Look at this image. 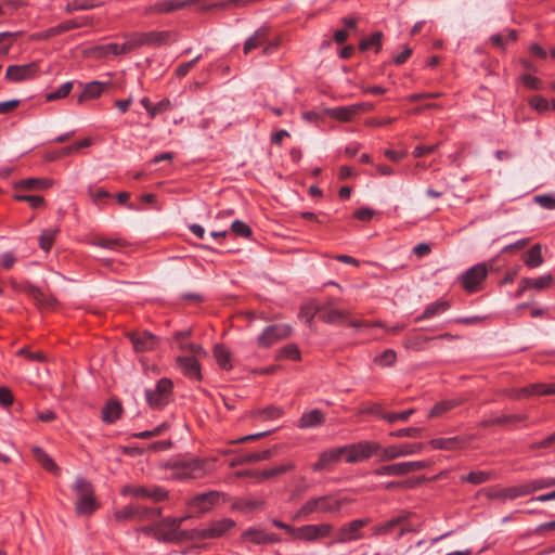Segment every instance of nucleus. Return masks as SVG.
I'll list each match as a JSON object with an SVG mask.
<instances>
[{"label":"nucleus","mask_w":555,"mask_h":555,"mask_svg":"<svg viewBox=\"0 0 555 555\" xmlns=\"http://www.w3.org/2000/svg\"><path fill=\"white\" fill-rule=\"evenodd\" d=\"M319 307L302 306L299 312V318L305 320L308 325L311 324L317 312H320Z\"/></svg>","instance_id":"obj_61"},{"label":"nucleus","mask_w":555,"mask_h":555,"mask_svg":"<svg viewBox=\"0 0 555 555\" xmlns=\"http://www.w3.org/2000/svg\"><path fill=\"white\" fill-rule=\"evenodd\" d=\"M434 449L454 450L462 447V440L459 437L437 438L430 441Z\"/></svg>","instance_id":"obj_37"},{"label":"nucleus","mask_w":555,"mask_h":555,"mask_svg":"<svg viewBox=\"0 0 555 555\" xmlns=\"http://www.w3.org/2000/svg\"><path fill=\"white\" fill-rule=\"evenodd\" d=\"M188 517L167 518L157 524L154 528V537L166 542H184L193 541V529L181 530L182 522Z\"/></svg>","instance_id":"obj_2"},{"label":"nucleus","mask_w":555,"mask_h":555,"mask_svg":"<svg viewBox=\"0 0 555 555\" xmlns=\"http://www.w3.org/2000/svg\"><path fill=\"white\" fill-rule=\"evenodd\" d=\"M333 525L331 522L310 524L296 527L292 530V538L305 542H318L325 538H331Z\"/></svg>","instance_id":"obj_6"},{"label":"nucleus","mask_w":555,"mask_h":555,"mask_svg":"<svg viewBox=\"0 0 555 555\" xmlns=\"http://www.w3.org/2000/svg\"><path fill=\"white\" fill-rule=\"evenodd\" d=\"M349 502L350 500L347 498H337L335 494L313 496L302 504L293 518L295 520L306 519L315 513L336 515Z\"/></svg>","instance_id":"obj_1"},{"label":"nucleus","mask_w":555,"mask_h":555,"mask_svg":"<svg viewBox=\"0 0 555 555\" xmlns=\"http://www.w3.org/2000/svg\"><path fill=\"white\" fill-rule=\"evenodd\" d=\"M91 145V140L89 138L82 139L80 141L75 142L74 144L63 147L60 152L52 155L50 158L54 159L61 156H66L73 153L79 152L81 149L88 147Z\"/></svg>","instance_id":"obj_41"},{"label":"nucleus","mask_w":555,"mask_h":555,"mask_svg":"<svg viewBox=\"0 0 555 555\" xmlns=\"http://www.w3.org/2000/svg\"><path fill=\"white\" fill-rule=\"evenodd\" d=\"M347 448L340 447L324 451L320 454L319 460L311 466L315 472L330 470L337 464L343 456H346Z\"/></svg>","instance_id":"obj_15"},{"label":"nucleus","mask_w":555,"mask_h":555,"mask_svg":"<svg viewBox=\"0 0 555 555\" xmlns=\"http://www.w3.org/2000/svg\"><path fill=\"white\" fill-rule=\"evenodd\" d=\"M90 244L111 250H118L126 246V242L120 238H105L96 236L90 241Z\"/></svg>","instance_id":"obj_36"},{"label":"nucleus","mask_w":555,"mask_h":555,"mask_svg":"<svg viewBox=\"0 0 555 555\" xmlns=\"http://www.w3.org/2000/svg\"><path fill=\"white\" fill-rule=\"evenodd\" d=\"M167 428H168L167 424L163 423V424L154 427L151 430H144V431H140L138 434H134V437L140 438V439L153 438V437L159 436L163 433H165L167 430Z\"/></svg>","instance_id":"obj_59"},{"label":"nucleus","mask_w":555,"mask_h":555,"mask_svg":"<svg viewBox=\"0 0 555 555\" xmlns=\"http://www.w3.org/2000/svg\"><path fill=\"white\" fill-rule=\"evenodd\" d=\"M220 495L217 491L198 494L191 500L190 506L198 513H206L219 501Z\"/></svg>","instance_id":"obj_18"},{"label":"nucleus","mask_w":555,"mask_h":555,"mask_svg":"<svg viewBox=\"0 0 555 555\" xmlns=\"http://www.w3.org/2000/svg\"><path fill=\"white\" fill-rule=\"evenodd\" d=\"M14 198L20 202H27L34 208L44 205V198L40 195H26L21 192H16Z\"/></svg>","instance_id":"obj_53"},{"label":"nucleus","mask_w":555,"mask_h":555,"mask_svg":"<svg viewBox=\"0 0 555 555\" xmlns=\"http://www.w3.org/2000/svg\"><path fill=\"white\" fill-rule=\"evenodd\" d=\"M36 64L11 65L7 69L5 77L11 81H21L34 76Z\"/></svg>","instance_id":"obj_23"},{"label":"nucleus","mask_w":555,"mask_h":555,"mask_svg":"<svg viewBox=\"0 0 555 555\" xmlns=\"http://www.w3.org/2000/svg\"><path fill=\"white\" fill-rule=\"evenodd\" d=\"M72 89H73V82H70V81L65 82L57 90H55L54 92L49 93L47 95V100L48 101H54V100H57V99L65 98V96H67L69 94Z\"/></svg>","instance_id":"obj_57"},{"label":"nucleus","mask_w":555,"mask_h":555,"mask_svg":"<svg viewBox=\"0 0 555 555\" xmlns=\"http://www.w3.org/2000/svg\"><path fill=\"white\" fill-rule=\"evenodd\" d=\"M236 508L244 512V513H250L255 511H259L263 506V502L258 499H243L240 502L236 503Z\"/></svg>","instance_id":"obj_46"},{"label":"nucleus","mask_w":555,"mask_h":555,"mask_svg":"<svg viewBox=\"0 0 555 555\" xmlns=\"http://www.w3.org/2000/svg\"><path fill=\"white\" fill-rule=\"evenodd\" d=\"M370 522V519H353L343 524L336 530L333 529L330 545L348 544L364 538L362 529Z\"/></svg>","instance_id":"obj_4"},{"label":"nucleus","mask_w":555,"mask_h":555,"mask_svg":"<svg viewBox=\"0 0 555 555\" xmlns=\"http://www.w3.org/2000/svg\"><path fill=\"white\" fill-rule=\"evenodd\" d=\"M214 354L220 367L224 370H230L232 367L231 352L229 349L218 345L215 347Z\"/></svg>","instance_id":"obj_40"},{"label":"nucleus","mask_w":555,"mask_h":555,"mask_svg":"<svg viewBox=\"0 0 555 555\" xmlns=\"http://www.w3.org/2000/svg\"><path fill=\"white\" fill-rule=\"evenodd\" d=\"M96 5H98L96 3L89 1V0H85L82 2L74 1V2L68 3L66 5L65 10L67 13H72L77 10H90L92 8H95Z\"/></svg>","instance_id":"obj_62"},{"label":"nucleus","mask_w":555,"mask_h":555,"mask_svg":"<svg viewBox=\"0 0 555 555\" xmlns=\"http://www.w3.org/2000/svg\"><path fill=\"white\" fill-rule=\"evenodd\" d=\"M449 309V302L443 300L435 301L426 307L423 314L415 319L416 322L422 320L433 319L434 317L443 313Z\"/></svg>","instance_id":"obj_31"},{"label":"nucleus","mask_w":555,"mask_h":555,"mask_svg":"<svg viewBox=\"0 0 555 555\" xmlns=\"http://www.w3.org/2000/svg\"><path fill=\"white\" fill-rule=\"evenodd\" d=\"M382 38L383 34L380 31L374 33L370 38L361 40L360 50L366 51L367 49L375 47L376 51H379L382 48Z\"/></svg>","instance_id":"obj_51"},{"label":"nucleus","mask_w":555,"mask_h":555,"mask_svg":"<svg viewBox=\"0 0 555 555\" xmlns=\"http://www.w3.org/2000/svg\"><path fill=\"white\" fill-rule=\"evenodd\" d=\"M346 461L348 463H354L363 459H367L372 454H375L379 451L382 452V448L376 442H360L358 444H352L350 447H346Z\"/></svg>","instance_id":"obj_13"},{"label":"nucleus","mask_w":555,"mask_h":555,"mask_svg":"<svg viewBox=\"0 0 555 555\" xmlns=\"http://www.w3.org/2000/svg\"><path fill=\"white\" fill-rule=\"evenodd\" d=\"M292 334V326L288 324H274L264 328L258 337L260 347H270L276 341L288 337Z\"/></svg>","instance_id":"obj_12"},{"label":"nucleus","mask_w":555,"mask_h":555,"mask_svg":"<svg viewBox=\"0 0 555 555\" xmlns=\"http://www.w3.org/2000/svg\"><path fill=\"white\" fill-rule=\"evenodd\" d=\"M535 393L553 395V393H555V386L544 385V384H533L529 387L521 388L518 391L517 397L531 396V395H535Z\"/></svg>","instance_id":"obj_35"},{"label":"nucleus","mask_w":555,"mask_h":555,"mask_svg":"<svg viewBox=\"0 0 555 555\" xmlns=\"http://www.w3.org/2000/svg\"><path fill=\"white\" fill-rule=\"evenodd\" d=\"M86 54L91 57L102 59L107 57L109 55H122L127 54L125 49V43H107L103 46H95L87 50Z\"/></svg>","instance_id":"obj_19"},{"label":"nucleus","mask_w":555,"mask_h":555,"mask_svg":"<svg viewBox=\"0 0 555 555\" xmlns=\"http://www.w3.org/2000/svg\"><path fill=\"white\" fill-rule=\"evenodd\" d=\"M178 364L182 372L190 378L199 379L201 370L198 361L193 357H179Z\"/></svg>","instance_id":"obj_26"},{"label":"nucleus","mask_w":555,"mask_h":555,"mask_svg":"<svg viewBox=\"0 0 555 555\" xmlns=\"http://www.w3.org/2000/svg\"><path fill=\"white\" fill-rule=\"evenodd\" d=\"M196 0H185V1H177V0H165L156 2L155 4L149 7L146 9V13H169L179 9L186 8L189 5L195 4Z\"/></svg>","instance_id":"obj_22"},{"label":"nucleus","mask_w":555,"mask_h":555,"mask_svg":"<svg viewBox=\"0 0 555 555\" xmlns=\"http://www.w3.org/2000/svg\"><path fill=\"white\" fill-rule=\"evenodd\" d=\"M553 281H554L553 276L551 274H546V275L540 276L538 279H528V278L521 279V284H524V287H531L534 289L542 291V289L550 287L552 285Z\"/></svg>","instance_id":"obj_34"},{"label":"nucleus","mask_w":555,"mask_h":555,"mask_svg":"<svg viewBox=\"0 0 555 555\" xmlns=\"http://www.w3.org/2000/svg\"><path fill=\"white\" fill-rule=\"evenodd\" d=\"M171 36L172 34L170 31H150L126 34L122 37L126 40L124 43L126 53L128 54L143 46L160 47L168 44L170 42Z\"/></svg>","instance_id":"obj_3"},{"label":"nucleus","mask_w":555,"mask_h":555,"mask_svg":"<svg viewBox=\"0 0 555 555\" xmlns=\"http://www.w3.org/2000/svg\"><path fill=\"white\" fill-rule=\"evenodd\" d=\"M321 320L325 323L337 324L348 321V324L353 327L363 326L364 323L360 321H351L349 319L350 312L348 310H341L334 306L333 301H328L321 309Z\"/></svg>","instance_id":"obj_10"},{"label":"nucleus","mask_w":555,"mask_h":555,"mask_svg":"<svg viewBox=\"0 0 555 555\" xmlns=\"http://www.w3.org/2000/svg\"><path fill=\"white\" fill-rule=\"evenodd\" d=\"M121 413V405L116 400H111L106 403L102 411V420L105 423L112 424L114 423Z\"/></svg>","instance_id":"obj_32"},{"label":"nucleus","mask_w":555,"mask_h":555,"mask_svg":"<svg viewBox=\"0 0 555 555\" xmlns=\"http://www.w3.org/2000/svg\"><path fill=\"white\" fill-rule=\"evenodd\" d=\"M406 520V516L405 515H402V516H398V517H395L382 525H378L374 528L373 532L374 534H388L390 533L396 527H399L400 525H402L403 522H405Z\"/></svg>","instance_id":"obj_39"},{"label":"nucleus","mask_w":555,"mask_h":555,"mask_svg":"<svg viewBox=\"0 0 555 555\" xmlns=\"http://www.w3.org/2000/svg\"><path fill=\"white\" fill-rule=\"evenodd\" d=\"M129 338L137 352L150 351L156 346V337L149 332L131 333Z\"/></svg>","instance_id":"obj_21"},{"label":"nucleus","mask_w":555,"mask_h":555,"mask_svg":"<svg viewBox=\"0 0 555 555\" xmlns=\"http://www.w3.org/2000/svg\"><path fill=\"white\" fill-rule=\"evenodd\" d=\"M424 450L423 443L403 444L400 447L390 446L383 448L380 452V459L383 461H391L398 457L418 454Z\"/></svg>","instance_id":"obj_14"},{"label":"nucleus","mask_w":555,"mask_h":555,"mask_svg":"<svg viewBox=\"0 0 555 555\" xmlns=\"http://www.w3.org/2000/svg\"><path fill=\"white\" fill-rule=\"evenodd\" d=\"M294 469H295V464L293 462H289L287 464L279 465L274 468L264 469L263 472L260 473L259 477L261 479H270L278 475H281V474H284L286 472L294 470Z\"/></svg>","instance_id":"obj_47"},{"label":"nucleus","mask_w":555,"mask_h":555,"mask_svg":"<svg viewBox=\"0 0 555 555\" xmlns=\"http://www.w3.org/2000/svg\"><path fill=\"white\" fill-rule=\"evenodd\" d=\"M111 86V82H104V81H91L87 85H85L83 92L79 96L78 102L81 103L86 99H96L99 98L104 90Z\"/></svg>","instance_id":"obj_27"},{"label":"nucleus","mask_w":555,"mask_h":555,"mask_svg":"<svg viewBox=\"0 0 555 555\" xmlns=\"http://www.w3.org/2000/svg\"><path fill=\"white\" fill-rule=\"evenodd\" d=\"M525 486H526V489H528V494H531L535 491L554 487L555 478L532 480V481L526 483Z\"/></svg>","instance_id":"obj_50"},{"label":"nucleus","mask_w":555,"mask_h":555,"mask_svg":"<svg viewBox=\"0 0 555 555\" xmlns=\"http://www.w3.org/2000/svg\"><path fill=\"white\" fill-rule=\"evenodd\" d=\"M377 476H403L402 463L384 465L374 472Z\"/></svg>","instance_id":"obj_49"},{"label":"nucleus","mask_w":555,"mask_h":555,"mask_svg":"<svg viewBox=\"0 0 555 555\" xmlns=\"http://www.w3.org/2000/svg\"><path fill=\"white\" fill-rule=\"evenodd\" d=\"M52 185V181L43 178H28L21 180L16 183V192L21 191H33V190H46Z\"/></svg>","instance_id":"obj_25"},{"label":"nucleus","mask_w":555,"mask_h":555,"mask_svg":"<svg viewBox=\"0 0 555 555\" xmlns=\"http://www.w3.org/2000/svg\"><path fill=\"white\" fill-rule=\"evenodd\" d=\"M396 359V351L392 349H387L380 356L375 358V362L383 367H387L391 366L395 363Z\"/></svg>","instance_id":"obj_55"},{"label":"nucleus","mask_w":555,"mask_h":555,"mask_svg":"<svg viewBox=\"0 0 555 555\" xmlns=\"http://www.w3.org/2000/svg\"><path fill=\"white\" fill-rule=\"evenodd\" d=\"M138 512H139V506L128 505V506H125L122 509L117 511L115 513V518L118 520L132 519V518H135Z\"/></svg>","instance_id":"obj_58"},{"label":"nucleus","mask_w":555,"mask_h":555,"mask_svg":"<svg viewBox=\"0 0 555 555\" xmlns=\"http://www.w3.org/2000/svg\"><path fill=\"white\" fill-rule=\"evenodd\" d=\"M172 384L169 379L163 378L157 382L154 388L145 390V398L152 408H160L168 402Z\"/></svg>","instance_id":"obj_11"},{"label":"nucleus","mask_w":555,"mask_h":555,"mask_svg":"<svg viewBox=\"0 0 555 555\" xmlns=\"http://www.w3.org/2000/svg\"><path fill=\"white\" fill-rule=\"evenodd\" d=\"M235 522L230 518L214 521L205 529H193V541L216 539L222 537L234 527Z\"/></svg>","instance_id":"obj_9"},{"label":"nucleus","mask_w":555,"mask_h":555,"mask_svg":"<svg viewBox=\"0 0 555 555\" xmlns=\"http://www.w3.org/2000/svg\"><path fill=\"white\" fill-rule=\"evenodd\" d=\"M525 263L529 268H537L543 263L542 253H541V245L535 244L533 245L528 253L526 254Z\"/></svg>","instance_id":"obj_38"},{"label":"nucleus","mask_w":555,"mask_h":555,"mask_svg":"<svg viewBox=\"0 0 555 555\" xmlns=\"http://www.w3.org/2000/svg\"><path fill=\"white\" fill-rule=\"evenodd\" d=\"M487 495L491 500H514L519 496L528 495V489L525 485L511 488H491L487 490Z\"/></svg>","instance_id":"obj_17"},{"label":"nucleus","mask_w":555,"mask_h":555,"mask_svg":"<svg viewBox=\"0 0 555 555\" xmlns=\"http://www.w3.org/2000/svg\"><path fill=\"white\" fill-rule=\"evenodd\" d=\"M279 43L268 39V31L264 27L257 29L244 43L243 50L245 54L250 53L254 49L262 47V54H271Z\"/></svg>","instance_id":"obj_8"},{"label":"nucleus","mask_w":555,"mask_h":555,"mask_svg":"<svg viewBox=\"0 0 555 555\" xmlns=\"http://www.w3.org/2000/svg\"><path fill=\"white\" fill-rule=\"evenodd\" d=\"M278 359L299 360L300 351L296 345L291 344L279 350Z\"/></svg>","instance_id":"obj_52"},{"label":"nucleus","mask_w":555,"mask_h":555,"mask_svg":"<svg viewBox=\"0 0 555 555\" xmlns=\"http://www.w3.org/2000/svg\"><path fill=\"white\" fill-rule=\"evenodd\" d=\"M267 533L261 529L250 528L243 532V539L249 540L255 544H266Z\"/></svg>","instance_id":"obj_48"},{"label":"nucleus","mask_w":555,"mask_h":555,"mask_svg":"<svg viewBox=\"0 0 555 555\" xmlns=\"http://www.w3.org/2000/svg\"><path fill=\"white\" fill-rule=\"evenodd\" d=\"M207 462L194 457L181 459L176 463V476L178 478L197 479L203 477L206 472Z\"/></svg>","instance_id":"obj_7"},{"label":"nucleus","mask_w":555,"mask_h":555,"mask_svg":"<svg viewBox=\"0 0 555 555\" xmlns=\"http://www.w3.org/2000/svg\"><path fill=\"white\" fill-rule=\"evenodd\" d=\"M488 270L486 264L479 263L470 268L462 275V284L468 292H475L478 285L487 276Z\"/></svg>","instance_id":"obj_16"},{"label":"nucleus","mask_w":555,"mask_h":555,"mask_svg":"<svg viewBox=\"0 0 555 555\" xmlns=\"http://www.w3.org/2000/svg\"><path fill=\"white\" fill-rule=\"evenodd\" d=\"M76 492V511L79 515H90L98 508L90 482L83 478H77L74 486Z\"/></svg>","instance_id":"obj_5"},{"label":"nucleus","mask_w":555,"mask_h":555,"mask_svg":"<svg viewBox=\"0 0 555 555\" xmlns=\"http://www.w3.org/2000/svg\"><path fill=\"white\" fill-rule=\"evenodd\" d=\"M491 475L487 472H472L467 476H462L461 479L473 485H480L488 481Z\"/></svg>","instance_id":"obj_54"},{"label":"nucleus","mask_w":555,"mask_h":555,"mask_svg":"<svg viewBox=\"0 0 555 555\" xmlns=\"http://www.w3.org/2000/svg\"><path fill=\"white\" fill-rule=\"evenodd\" d=\"M461 402L456 399L447 400L437 403L430 411L429 416L430 417H438L442 416L444 413L449 412L453 408L457 406Z\"/></svg>","instance_id":"obj_44"},{"label":"nucleus","mask_w":555,"mask_h":555,"mask_svg":"<svg viewBox=\"0 0 555 555\" xmlns=\"http://www.w3.org/2000/svg\"><path fill=\"white\" fill-rule=\"evenodd\" d=\"M59 229H46L39 236V246L42 250L49 251L54 243Z\"/></svg>","instance_id":"obj_43"},{"label":"nucleus","mask_w":555,"mask_h":555,"mask_svg":"<svg viewBox=\"0 0 555 555\" xmlns=\"http://www.w3.org/2000/svg\"><path fill=\"white\" fill-rule=\"evenodd\" d=\"M272 453L273 452L270 449L264 450L262 452L249 453L240 459L233 460L230 465L232 467H235L237 465L251 464V463H256V462H260V461H266V460L271 459Z\"/></svg>","instance_id":"obj_30"},{"label":"nucleus","mask_w":555,"mask_h":555,"mask_svg":"<svg viewBox=\"0 0 555 555\" xmlns=\"http://www.w3.org/2000/svg\"><path fill=\"white\" fill-rule=\"evenodd\" d=\"M534 202L545 209H548V210L555 209V197L552 195H547V194L537 195L534 197Z\"/></svg>","instance_id":"obj_63"},{"label":"nucleus","mask_w":555,"mask_h":555,"mask_svg":"<svg viewBox=\"0 0 555 555\" xmlns=\"http://www.w3.org/2000/svg\"><path fill=\"white\" fill-rule=\"evenodd\" d=\"M26 293L42 309H53L56 302L54 297L33 285L26 287Z\"/></svg>","instance_id":"obj_24"},{"label":"nucleus","mask_w":555,"mask_h":555,"mask_svg":"<svg viewBox=\"0 0 555 555\" xmlns=\"http://www.w3.org/2000/svg\"><path fill=\"white\" fill-rule=\"evenodd\" d=\"M231 231L235 235L248 237L251 234L250 228L243 221L235 220L231 224Z\"/></svg>","instance_id":"obj_60"},{"label":"nucleus","mask_w":555,"mask_h":555,"mask_svg":"<svg viewBox=\"0 0 555 555\" xmlns=\"http://www.w3.org/2000/svg\"><path fill=\"white\" fill-rule=\"evenodd\" d=\"M415 410L414 409H409L406 411H403V412H400V413H384L382 411L376 410V414H378L382 418H384L385 421L389 422V423H396L398 421L400 422H406L409 420V417L414 414Z\"/></svg>","instance_id":"obj_42"},{"label":"nucleus","mask_w":555,"mask_h":555,"mask_svg":"<svg viewBox=\"0 0 555 555\" xmlns=\"http://www.w3.org/2000/svg\"><path fill=\"white\" fill-rule=\"evenodd\" d=\"M33 455L35 460L48 472L59 474L60 468L55 462L39 447L33 448Z\"/></svg>","instance_id":"obj_29"},{"label":"nucleus","mask_w":555,"mask_h":555,"mask_svg":"<svg viewBox=\"0 0 555 555\" xmlns=\"http://www.w3.org/2000/svg\"><path fill=\"white\" fill-rule=\"evenodd\" d=\"M327 115L332 118H335L343 122H349L352 121L356 116H358V111L356 107V104H352L350 106H341V107H335L330 108L327 111Z\"/></svg>","instance_id":"obj_28"},{"label":"nucleus","mask_w":555,"mask_h":555,"mask_svg":"<svg viewBox=\"0 0 555 555\" xmlns=\"http://www.w3.org/2000/svg\"><path fill=\"white\" fill-rule=\"evenodd\" d=\"M530 105L538 112H546L550 108V103L542 96H533L529 101Z\"/></svg>","instance_id":"obj_64"},{"label":"nucleus","mask_w":555,"mask_h":555,"mask_svg":"<svg viewBox=\"0 0 555 555\" xmlns=\"http://www.w3.org/2000/svg\"><path fill=\"white\" fill-rule=\"evenodd\" d=\"M324 415L319 410H313L308 413L302 414L300 418V427L302 428H312L319 426L323 423Z\"/></svg>","instance_id":"obj_33"},{"label":"nucleus","mask_w":555,"mask_h":555,"mask_svg":"<svg viewBox=\"0 0 555 555\" xmlns=\"http://www.w3.org/2000/svg\"><path fill=\"white\" fill-rule=\"evenodd\" d=\"M78 27H80V24L78 23V21L70 20V21L61 23L60 25H57L55 27H52L51 29H49L48 33H49V36H54V35L65 33V31H69V30L78 28Z\"/></svg>","instance_id":"obj_56"},{"label":"nucleus","mask_w":555,"mask_h":555,"mask_svg":"<svg viewBox=\"0 0 555 555\" xmlns=\"http://www.w3.org/2000/svg\"><path fill=\"white\" fill-rule=\"evenodd\" d=\"M125 494H130L135 498H146L155 502L162 501L166 498V492L162 488H146V487H126Z\"/></svg>","instance_id":"obj_20"},{"label":"nucleus","mask_w":555,"mask_h":555,"mask_svg":"<svg viewBox=\"0 0 555 555\" xmlns=\"http://www.w3.org/2000/svg\"><path fill=\"white\" fill-rule=\"evenodd\" d=\"M344 24L345 28L337 30L334 35V39L337 43H344L349 36V31L356 30L357 28L356 18H344Z\"/></svg>","instance_id":"obj_45"}]
</instances>
